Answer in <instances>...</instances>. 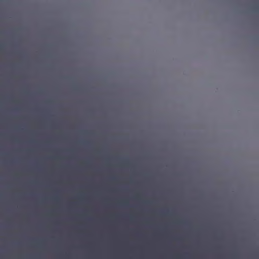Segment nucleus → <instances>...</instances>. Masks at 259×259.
Here are the masks:
<instances>
[{
	"instance_id": "obj_1",
	"label": "nucleus",
	"mask_w": 259,
	"mask_h": 259,
	"mask_svg": "<svg viewBox=\"0 0 259 259\" xmlns=\"http://www.w3.org/2000/svg\"><path fill=\"white\" fill-rule=\"evenodd\" d=\"M37 243L39 244H42L41 242H37Z\"/></svg>"
},
{
	"instance_id": "obj_2",
	"label": "nucleus",
	"mask_w": 259,
	"mask_h": 259,
	"mask_svg": "<svg viewBox=\"0 0 259 259\" xmlns=\"http://www.w3.org/2000/svg\"><path fill=\"white\" fill-rule=\"evenodd\" d=\"M177 259H179V258H177Z\"/></svg>"
}]
</instances>
